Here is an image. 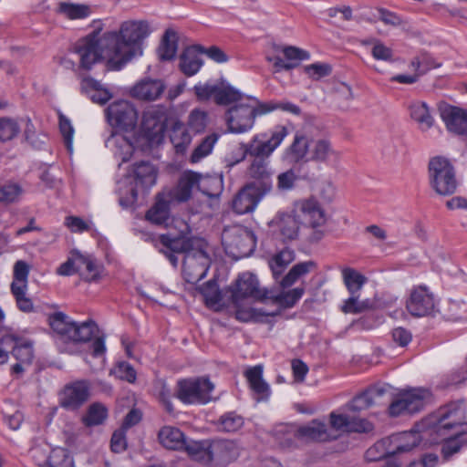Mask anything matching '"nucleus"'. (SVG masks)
Returning a JSON list of instances; mask_svg holds the SVG:
<instances>
[{
	"label": "nucleus",
	"instance_id": "nucleus-12",
	"mask_svg": "<svg viewBox=\"0 0 467 467\" xmlns=\"http://www.w3.org/2000/svg\"><path fill=\"white\" fill-rule=\"evenodd\" d=\"M90 383L88 380H76L66 384L58 394L59 405L67 410H77L89 399Z\"/></svg>",
	"mask_w": 467,
	"mask_h": 467
},
{
	"label": "nucleus",
	"instance_id": "nucleus-24",
	"mask_svg": "<svg viewBox=\"0 0 467 467\" xmlns=\"http://www.w3.org/2000/svg\"><path fill=\"white\" fill-rule=\"evenodd\" d=\"M166 109L162 106L149 108L143 112L141 126L149 136H157L166 129Z\"/></svg>",
	"mask_w": 467,
	"mask_h": 467
},
{
	"label": "nucleus",
	"instance_id": "nucleus-41",
	"mask_svg": "<svg viewBox=\"0 0 467 467\" xmlns=\"http://www.w3.org/2000/svg\"><path fill=\"white\" fill-rule=\"evenodd\" d=\"M241 149L244 155H249L255 158H265V160L273 153L266 140L259 139V135H255L247 143H242Z\"/></svg>",
	"mask_w": 467,
	"mask_h": 467
},
{
	"label": "nucleus",
	"instance_id": "nucleus-51",
	"mask_svg": "<svg viewBox=\"0 0 467 467\" xmlns=\"http://www.w3.org/2000/svg\"><path fill=\"white\" fill-rule=\"evenodd\" d=\"M243 417L234 411L224 413L216 422L217 429L224 432L237 431L243 427Z\"/></svg>",
	"mask_w": 467,
	"mask_h": 467
},
{
	"label": "nucleus",
	"instance_id": "nucleus-19",
	"mask_svg": "<svg viewBox=\"0 0 467 467\" xmlns=\"http://www.w3.org/2000/svg\"><path fill=\"white\" fill-rule=\"evenodd\" d=\"M247 174L254 180L248 185H254L263 194H269L273 190L272 171L269 161L265 158H255L247 169Z\"/></svg>",
	"mask_w": 467,
	"mask_h": 467
},
{
	"label": "nucleus",
	"instance_id": "nucleus-4",
	"mask_svg": "<svg viewBox=\"0 0 467 467\" xmlns=\"http://www.w3.org/2000/svg\"><path fill=\"white\" fill-rule=\"evenodd\" d=\"M229 292L235 308V317L243 322L252 320L256 315L254 309L243 306V301L249 298L263 300L267 297V291L259 287L256 276L251 273L240 275L234 284L229 287Z\"/></svg>",
	"mask_w": 467,
	"mask_h": 467
},
{
	"label": "nucleus",
	"instance_id": "nucleus-22",
	"mask_svg": "<svg viewBox=\"0 0 467 467\" xmlns=\"http://www.w3.org/2000/svg\"><path fill=\"white\" fill-rule=\"evenodd\" d=\"M265 195L254 185L247 184L234 197L232 202L233 210L238 214L251 213Z\"/></svg>",
	"mask_w": 467,
	"mask_h": 467
},
{
	"label": "nucleus",
	"instance_id": "nucleus-21",
	"mask_svg": "<svg viewBox=\"0 0 467 467\" xmlns=\"http://www.w3.org/2000/svg\"><path fill=\"white\" fill-rule=\"evenodd\" d=\"M388 389L383 386H374L364 392L354 397L347 405V410L358 412L368 410L371 406L382 404L383 398L387 394Z\"/></svg>",
	"mask_w": 467,
	"mask_h": 467
},
{
	"label": "nucleus",
	"instance_id": "nucleus-45",
	"mask_svg": "<svg viewBox=\"0 0 467 467\" xmlns=\"http://www.w3.org/2000/svg\"><path fill=\"white\" fill-rule=\"evenodd\" d=\"M15 342L10 348L13 356L21 363L30 364L34 358L33 344L29 340L14 336Z\"/></svg>",
	"mask_w": 467,
	"mask_h": 467
},
{
	"label": "nucleus",
	"instance_id": "nucleus-36",
	"mask_svg": "<svg viewBox=\"0 0 467 467\" xmlns=\"http://www.w3.org/2000/svg\"><path fill=\"white\" fill-rule=\"evenodd\" d=\"M310 159L315 161L326 162L330 158H338L339 154L333 149L327 139H318L312 144Z\"/></svg>",
	"mask_w": 467,
	"mask_h": 467
},
{
	"label": "nucleus",
	"instance_id": "nucleus-23",
	"mask_svg": "<svg viewBox=\"0 0 467 467\" xmlns=\"http://www.w3.org/2000/svg\"><path fill=\"white\" fill-rule=\"evenodd\" d=\"M441 118L449 131L456 134L467 133V111L449 104H441Z\"/></svg>",
	"mask_w": 467,
	"mask_h": 467
},
{
	"label": "nucleus",
	"instance_id": "nucleus-10",
	"mask_svg": "<svg viewBox=\"0 0 467 467\" xmlns=\"http://www.w3.org/2000/svg\"><path fill=\"white\" fill-rule=\"evenodd\" d=\"M193 89L198 100L207 101L213 99L219 106L236 105L244 100L243 94L225 81L217 84H198Z\"/></svg>",
	"mask_w": 467,
	"mask_h": 467
},
{
	"label": "nucleus",
	"instance_id": "nucleus-62",
	"mask_svg": "<svg viewBox=\"0 0 467 467\" xmlns=\"http://www.w3.org/2000/svg\"><path fill=\"white\" fill-rule=\"evenodd\" d=\"M28 274V265L25 261H17L14 265V280L11 284V289L15 288V285L23 288H27Z\"/></svg>",
	"mask_w": 467,
	"mask_h": 467
},
{
	"label": "nucleus",
	"instance_id": "nucleus-49",
	"mask_svg": "<svg viewBox=\"0 0 467 467\" xmlns=\"http://www.w3.org/2000/svg\"><path fill=\"white\" fill-rule=\"evenodd\" d=\"M83 88H90L89 97L93 102L103 105L111 99V93L107 88H102V85L93 78L84 79Z\"/></svg>",
	"mask_w": 467,
	"mask_h": 467
},
{
	"label": "nucleus",
	"instance_id": "nucleus-64",
	"mask_svg": "<svg viewBox=\"0 0 467 467\" xmlns=\"http://www.w3.org/2000/svg\"><path fill=\"white\" fill-rule=\"evenodd\" d=\"M276 189L281 192H289L294 189L297 181V175L290 169L277 175Z\"/></svg>",
	"mask_w": 467,
	"mask_h": 467
},
{
	"label": "nucleus",
	"instance_id": "nucleus-17",
	"mask_svg": "<svg viewBox=\"0 0 467 467\" xmlns=\"http://www.w3.org/2000/svg\"><path fill=\"white\" fill-rule=\"evenodd\" d=\"M166 88L162 79L147 77L136 82L131 87L130 94L138 100L151 102L160 99Z\"/></svg>",
	"mask_w": 467,
	"mask_h": 467
},
{
	"label": "nucleus",
	"instance_id": "nucleus-46",
	"mask_svg": "<svg viewBox=\"0 0 467 467\" xmlns=\"http://www.w3.org/2000/svg\"><path fill=\"white\" fill-rule=\"evenodd\" d=\"M98 330V326L93 320L82 323L75 322L74 330L69 342H88Z\"/></svg>",
	"mask_w": 467,
	"mask_h": 467
},
{
	"label": "nucleus",
	"instance_id": "nucleus-7",
	"mask_svg": "<svg viewBox=\"0 0 467 467\" xmlns=\"http://www.w3.org/2000/svg\"><path fill=\"white\" fill-rule=\"evenodd\" d=\"M429 179L433 190L441 195L452 194L457 188L455 171L450 161L436 156L429 162Z\"/></svg>",
	"mask_w": 467,
	"mask_h": 467
},
{
	"label": "nucleus",
	"instance_id": "nucleus-3",
	"mask_svg": "<svg viewBox=\"0 0 467 467\" xmlns=\"http://www.w3.org/2000/svg\"><path fill=\"white\" fill-rule=\"evenodd\" d=\"M73 50L79 57V66L83 69H91L102 59H107L112 69H121V67H118V57L113 46L106 41V32L99 36V32L94 31L78 40Z\"/></svg>",
	"mask_w": 467,
	"mask_h": 467
},
{
	"label": "nucleus",
	"instance_id": "nucleus-28",
	"mask_svg": "<svg viewBox=\"0 0 467 467\" xmlns=\"http://www.w3.org/2000/svg\"><path fill=\"white\" fill-rule=\"evenodd\" d=\"M201 50L200 45H193L186 47L181 54L179 67L185 76H194L202 67Z\"/></svg>",
	"mask_w": 467,
	"mask_h": 467
},
{
	"label": "nucleus",
	"instance_id": "nucleus-60",
	"mask_svg": "<svg viewBox=\"0 0 467 467\" xmlns=\"http://www.w3.org/2000/svg\"><path fill=\"white\" fill-rule=\"evenodd\" d=\"M462 436H454L449 435L448 438L441 439L436 443L443 442L441 448V453L444 459L448 460L454 453H457L464 441H462Z\"/></svg>",
	"mask_w": 467,
	"mask_h": 467
},
{
	"label": "nucleus",
	"instance_id": "nucleus-42",
	"mask_svg": "<svg viewBox=\"0 0 467 467\" xmlns=\"http://www.w3.org/2000/svg\"><path fill=\"white\" fill-rule=\"evenodd\" d=\"M199 291L207 306L216 310L222 306V293L216 281L209 280L199 288Z\"/></svg>",
	"mask_w": 467,
	"mask_h": 467
},
{
	"label": "nucleus",
	"instance_id": "nucleus-5",
	"mask_svg": "<svg viewBox=\"0 0 467 467\" xmlns=\"http://www.w3.org/2000/svg\"><path fill=\"white\" fill-rule=\"evenodd\" d=\"M271 111L273 108L264 106L256 99L246 98L227 110L226 123L230 132L244 133L253 128L256 117Z\"/></svg>",
	"mask_w": 467,
	"mask_h": 467
},
{
	"label": "nucleus",
	"instance_id": "nucleus-53",
	"mask_svg": "<svg viewBox=\"0 0 467 467\" xmlns=\"http://www.w3.org/2000/svg\"><path fill=\"white\" fill-rule=\"evenodd\" d=\"M146 218L156 224H168L169 204L164 200H158L156 203L147 212Z\"/></svg>",
	"mask_w": 467,
	"mask_h": 467
},
{
	"label": "nucleus",
	"instance_id": "nucleus-2",
	"mask_svg": "<svg viewBox=\"0 0 467 467\" xmlns=\"http://www.w3.org/2000/svg\"><path fill=\"white\" fill-rule=\"evenodd\" d=\"M426 425L430 428L431 442H437L449 435L463 436L467 433L466 414L462 401H453L441 407L431 415Z\"/></svg>",
	"mask_w": 467,
	"mask_h": 467
},
{
	"label": "nucleus",
	"instance_id": "nucleus-56",
	"mask_svg": "<svg viewBox=\"0 0 467 467\" xmlns=\"http://www.w3.org/2000/svg\"><path fill=\"white\" fill-rule=\"evenodd\" d=\"M47 467H74L73 457L65 448H54Z\"/></svg>",
	"mask_w": 467,
	"mask_h": 467
},
{
	"label": "nucleus",
	"instance_id": "nucleus-26",
	"mask_svg": "<svg viewBox=\"0 0 467 467\" xmlns=\"http://www.w3.org/2000/svg\"><path fill=\"white\" fill-rule=\"evenodd\" d=\"M336 439L330 433L325 421L312 420L308 423L299 426V440L306 442H326Z\"/></svg>",
	"mask_w": 467,
	"mask_h": 467
},
{
	"label": "nucleus",
	"instance_id": "nucleus-39",
	"mask_svg": "<svg viewBox=\"0 0 467 467\" xmlns=\"http://www.w3.org/2000/svg\"><path fill=\"white\" fill-rule=\"evenodd\" d=\"M21 132L19 119L10 116L0 117V142L6 143L12 141Z\"/></svg>",
	"mask_w": 467,
	"mask_h": 467
},
{
	"label": "nucleus",
	"instance_id": "nucleus-58",
	"mask_svg": "<svg viewBox=\"0 0 467 467\" xmlns=\"http://www.w3.org/2000/svg\"><path fill=\"white\" fill-rule=\"evenodd\" d=\"M27 288L16 286L11 289L18 309L24 313H32L35 311L33 301L26 296Z\"/></svg>",
	"mask_w": 467,
	"mask_h": 467
},
{
	"label": "nucleus",
	"instance_id": "nucleus-9",
	"mask_svg": "<svg viewBox=\"0 0 467 467\" xmlns=\"http://www.w3.org/2000/svg\"><path fill=\"white\" fill-rule=\"evenodd\" d=\"M213 389L205 377L182 379L177 383L176 397L185 404H205L212 400Z\"/></svg>",
	"mask_w": 467,
	"mask_h": 467
},
{
	"label": "nucleus",
	"instance_id": "nucleus-59",
	"mask_svg": "<svg viewBox=\"0 0 467 467\" xmlns=\"http://www.w3.org/2000/svg\"><path fill=\"white\" fill-rule=\"evenodd\" d=\"M308 149V140L302 134H296L295 136L294 141L289 148L293 160L296 161L303 160L306 156Z\"/></svg>",
	"mask_w": 467,
	"mask_h": 467
},
{
	"label": "nucleus",
	"instance_id": "nucleus-13",
	"mask_svg": "<svg viewBox=\"0 0 467 467\" xmlns=\"http://www.w3.org/2000/svg\"><path fill=\"white\" fill-rule=\"evenodd\" d=\"M435 297L426 285H418L411 289L406 300L407 311L415 317L430 316L435 309Z\"/></svg>",
	"mask_w": 467,
	"mask_h": 467
},
{
	"label": "nucleus",
	"instance_id": "nucleus-31",
	"mask_svg": "<svg viewBox=\"0 0 467 467\" xmlns=\"http://www.w3.org/2000/svg\"><path fill=\"white\" fill-rule=\"evenodd\" d=\"M48 322L58 340L69 342L71 334L74 330L75 322L70 321L68 317L62 312H57L48 317Z\"/></svg>",
	"mask_w": 467,
	"mask_h": 467
},
{
	"label": "nucleus",
	"instance_id": "nucleus-20",
	"mask_svg": "<svg viewBox=\"0 0 467 467\" xmlns=\"http://www.w3.org/2000/svg\"><path fill=\"white\" fill-rule=\"evenodd\" d=\"M295 212L303 217L306 223L313 229L323 226L327 216L320 203L314 198L297 201L294 203Z\"/></svg>",
	"mask_w": 467,
	"mask_h": 467
},
{
	"label": "nucleus",
	"instance_id": "nucleus-48",
	"mask_svg": "<svg viewBox=\"0 0 467 467\" xmlns=\"http://www.w3.org/2000/svg\"><path fill=\"white\" fill-rule=\"evenodd\" d=\"M197 188L208 197H217L222 192L223 182L218 177H202L200 174H198Z\"/></svg>",
	"mask_w": 467,
	"mask_h": 467
},
{
	"label": "nucleus",
	"instance_id": "nucleus-38",
	"mask_svg": "<svg viewBox=\"0 0 467 467\" xmlns=\"http://www.w3.org/2000/svg\"><path fill=\"white\" fill-rule=\"evenodd\" d=\"M23 187L16 182L6 181L0 183V203L9 205L20 202L24 194Z\"/></svg>",
	"mask_w": 467,
	"mask_h": 467
},
{
	"label": "nucleus",
	"instance_id": "nucleus-54",
	"mask_svg": "<svg viewBox=\"0 0 467 467\" xmlns=\"http://www.w3.org/2000/svg\"><path fill=\"white\" fill-rule=\"evenodd\" d=\"M52 451L53 449L48 443L40 441L34 444L29 451V454L37 466L47 467Z\"/></svg>",
	"mask_w": 467,
	"mask_h": 467
},
{
	"label": "nucleus",
	"instance_id": "nucleus-11",
	"mask_svg": "<svg viewBox=\"0 0 467 467\" xmlns=\"http://www.w3.org/2000/svg\"><path fill=\"white\" fill-rule=\"evenodd\" d=\"M106 116L112 127L122 130H132L138 121V112L134 105L127 100H118L106 109Z\"/></svg>",
	"mask_w": 467,
	"mask_h": 467
},
{
	"label": "nucleus",
	"instance_id": "nucleus-34",
	"mask_svg": "<svg viewBox=\"0 0 467 467\" xmlns=\"http://www.w3.org/2000/svg\"><path fill=\"white\" fill-rule=\"evenodd\" d=\"M273 436L284 448L292 447L299 440V427L293 424H278L273 429Z\"/></svg>",
	"mask_w": 467,
	"mask_h": 467
},
{
	"label": "nucleus",
	"instance_id": "nucleus-15",
	"mask_svg": "<svg viewBox=\"0 0 467 467\" xmlns=\"http://www.w3.org/2000/svg\"><path fill=\"white\" fill-rule=\"evenodd\" d=\"M132 176L135 187L130 190L131 200L125 201L120 198L119 204L123 207H128L130 202L137 200L139 189L141 191L148 190L156 183L157 171L149 161H140L133 165Z\"/></svg>",
	"mask_w": 467,
	"mask_h": 467
},
{
	"label": "nucleus",
	"instance_id": "nucleus-37",
	"mask_svg": "<svg viewBox=\"0 0 467 467\" xmlns=\"http://www.w3.org/2000/svg\"><path fill=\"white\" fill-rule=\"evenodd\" d=\"M295 260V252L289 248H284L276 253L269 261V266L273 276L277 280L284 273L286 266Z\"/></svg>",
	"mask_w": 467,
	"mask_h": 467
},
{
	"label": "nucleus",
	"instance_id": "nucleus-40",
	"mask_svg": "<svg viewBox=\"0 0 467 467\" xmlns=\"http://www.w3.org/2000/svg\"><path fill=\"white\" fill-rule=\"evenodd\" d=\"M57 12L70 20L84 19L91 14L90 6L85 4L60 2Z\"/></svg>",
	"mask_w": 467,
	"mask_h": 467
},
{
	"label": "nucleus",
	"instance_id": "nucleus-43",
	"mask_svg": "<svg viewBox=\"0 0 467 467\" xmlns=\"http://www.w3.org/2000/svg\"><path fill=\"white\" fill-rule=\"evenodd\" d=\"M178 48V36L173 29H167L159 47V57L161 60H171L175 57Z\"/></svg>",
	"mask_w": 467,
	"mask_h": 467
},
{
	"label": "nucleus",
	"instance_id": "nucleus-61",
	"mask_svg": "<svg viewBox=\"0 0 467 467\" xmlns=\"http://www.w3.org/2000/svg\"><path fill=\"white\" fill-rule=\"evenodd\" d=\"M208 123V115L205 111L193 109L191 111L188 119V126L190 130L195 133L204 131Z\"/></svg>",
	"mask_w": 467,
	"mask_h": 467
},
{
	"label": "nucleus",
	"instance_id": "nucleus-33",
	"mask_svg": "<svg viewBox=\"0 0 467 467\" xmlns=\"http://www.w3.org/2000/svg\"><path fill=\"white\" fill-rule=\"evenodd\" d=\"M182 450L197 462L210 463L213 460L211 446L207 441H187L185 439V445H183Z\"/></svg>",
	"mask_w": 467,
	"mask_h": 467
},
{
	"label": "nucleus",
	"instance_id": "nucleus-63",
	"mask_svg": "<svg viewBox=\"0 0 467 467\" xmlns=\"http://www.w3.org/2000/svg\"><path fill=\"white\" fill-rule=\"evenodd\" d=\"M305 289L303 287H296L287 292H283L275 296V300L281 306L289 308L296 305V303L304 295Z\"/></svg>",
	"mask_w": 467,
	"mask_h": 467
},
{
	"label": "nucleus",
	"instance_id": "nucleus-35",
	"mask_svg": "<svg viewBox=\"0 0 467 467\" xmlns=\"http://www.w3.org/2000/svg\"><path fill=\"white\" fill-rule=\"evenodd\" d=\"M316 268L317 264L311 260L296 264L282 278L280 285L284 288L289 287L294 285L299 278L316 270Z\"/></svg>",
	"mask_w": 467,
	"mask_h": 467
},
{
	"label": "nucleus",
	"instance_id": "nucleus-55",
	"mask_svg": "<svg viewBox=\"0 0 467 467\" xmlns=\"http://www.w3.org/2000/svg\"><path fill=\"white\" fill-rule=\"evenodd\" d=\"M171 141L177 153H183L192 141L188 130L182 126H175L171 134Z\"/></svg>",
	"mask_w": 467,
	"mask_h": 467
},
{
	"label": "nucleus",
	"instance_id": "nucleus-29",
	"mask_svg": "<svg viewBox=\"0 0 467 467\" xmlns=\"http://www.w3.org/2000/svg\"><path fill=\"white\" fill-rule=\"evenodd\" d=\"M105 145L107 148L113 150L115 155L120 157L122 162L129 161L134 151V147L130 140L117 131L111 132L106 139Z\"/></svg>",
	"mask_w": 467,
	"mask_h": 467
},
{
	"label": "nucleus",
	"instance_id": "nucleus-52",
	"mask_svg": "<svg viewBox=\"0 0 467 467\" xmlns=\"http://www.w3.org/2000/svg\"><path fill=\"white\" fill-rule=\"evenodd\" d=\"M371 303L368 299L359 300V295L350 294V296L346 299L340 306V310L344 314H360L371 308Z\"/></svg>",
	"mask_w": 467,
	"mask_h": 467
},
{
	"label": "nucleus",
	"instance_id": "nucleus-6",
	"mask_svg": "<svg viewBox=\"0 0 467 467\" xmlns=\"http://www.w3.org/2000/svg\"><path fill=\"white\" fill-rule=\"evenodd\" d=\"M222 244L228 254L238 259L254 252L256 239L252 231L240 225H234L223 229Z\"/></svg>",
	"mask_w": 467,
	"mask_h": 467
},
{
	"label": "nucleus",
	"instance_id": "nucleus-1",
	"mask_svg": "<svg viewBox=\"0 0 467 467\" xmlns=\"http://www.w3.org/2000/svg\"><path fill=\"white\" fill-rule=\"evenodd\" d=\"M151 32L144 20L123 22L119 31L106 32V41L113 46L118 57V67L121 68L133 57L142 55V42Z\"/></svg>",
	"mask_w": 467,
	"mask_h": 467
},
{
	"label": "nucleus",
	"instance_id": "nucleus-18",
	"mask_svg": "<svg viewBox=\"0 0 467 467\" xmlns=\"http://www.w3.org/2000/svg\"><path fill=\"white\" fill-rule=\"evenodd\" d=\"M421 439L422 437L420 431L411 430L383 438L379 441L377 447L380 448L387 444L389 450H391L393 456H395L410 451L420 444Z\"/></svg>",
	"mask_w": 467,
	"mask_h": 467
},
{
	"label": "nucleus",
	"instance_id": "nucleus-50",
	"mask_svg": "<svg viewBox=\"0 0 467 467\" xmlns=\"http://www.w3.org/2000/svg\"><path fill=\"white\" fill-rule=\"evenodd\" d=\"M218 139L219 135L216 133H212L202 139L201 143L194 149L193 152L192 153L190 157L191 162L197 163L202 159L208 156L212 152Z\"/></svg>",
	"mask_w": 467,
	"mask_h": 467
},
{
	"label": "nucleus",
	"instance_id": "nucleus-47",
	"mask_svg": "<svg viewBox=\"0 0 467 467\" xmlns=\"http://www.w3.org/2000/svg\"><path fill=\"white\" fill-rule=\"evenodd\" d=\"M344 284L349 294H357L366 284L367 278L354 268L346 267L342 270Z\"/></svg>",
	"mask_w": 467,
	"mask_h": 467
},
{
	"label": "nucleus",
	"instance_id": "nucleus-14",
	"mask_svg": "<svg viewBox=\"0 0 467 467\" xmlns=\"http://www.w3.org/2000/svg\"><path fill=\"white\" fill-rule=\"evenodd\" d=\"M211 264L206 252L194 249L184 255L182 273L186 282L195 284L205 277Z\"/></svg>",
	"mask_w": 467,
	"mask_h": 467
},
{
	"label": "nucleus",
	"instance_id": "nucleus-8",
	"mask_svg": "<svg viewBox=\"0 0 467 467\" xmlns=\"http://www.w3.org/2000/svg\"><path fill=\"white\" fill-rule=\"evenodd\" d=\"M431 399V392L423 388H411L399 392L389 405V414L399 417L420 411Z\"/></svg>",
	"mask_w": 467,
	"mask_h": 467
},
{
	"label": "nucleus",
	"instance_id": "nucleus-32",
	"mask_svg": "<svg viewBox=\"0 0 467 467\" xmlns=\"http://www.w3.org/2000/svg\"><path fill=\"white\" fill-rule=\"evenodd\" d=\"M160 443L169 450H182L185 445L184 434L176 427L164 426L158 433Z\"/></svg>",
	"mask_w": 467,
	"mask_h": 467
},
{
	"label": "nucleus",
	"instance_id": "nucleus-30",
	"mask_svg": "<svg viewBox=\"0 0 467 467\" xmlns=\"http://www.w3.org/2000/svg\"><path fill=\"white\" fill-rule=\"evenodd\" d=\"M198 173L184 172L179 179L176 187L171 192V198L178 202H186L191 196L193 188L197 187Z\"/></svg>",
	"mask_w": 467,
	"mask_h": 467
},
{
	"label": "nucleus",
	"instance_id": "nucleus-27",
	"mask_svg": "<svg viewBox=\"0 0 467 467\" xmlns=\"http://www.w3.org/2000/svg\"><path fill=\"white\" fill-rule=\"evenodd\" d=\"M244 376L257 402L267 400L270 396L269 385L263 379V366L256 365L245 370Z\"/></svg>",
	"mask_w": 467,
	"mask_h": 467
},
{
	"label": "nucleus",
	"instance_id": "nucleus-25",
	"mask_svg": "<svg viewBox=\"0 0 467 467\" xmlns=\"http://www.w3.org/2000/svg\"><path fill=\"white\" fill-rule=\"evenodd\" d=\"M155 245L159 248L160 252L167 253L168 250L173 253H184L192 252V240L190 236L180 235V234H161L155 239Z\"/></svg>",
	"mask_w": 467,
	"mask_h": 467
},
{
	"label": "nucleus",
	"instance_id": "nucleus-57",
	"mask_svg": "<svg viewBox=\"0 0 467 467\" xmlns=\"http://www.w3.org/2000/svg\"><path fill=\"white\" fill-rule=\"evenodd\" d=\"M107 409L100 403H93L89 406L83 421L87 426L101 424L107 418Z\"/></svg>",
	"mask_w": 467,
	"mask_h": 467
},
{
	"label": "nucleus",
	"instance_id": "nucleus-16",
	"mask_svg": "<svg viewBox=\"0 0 467 467\" xmlns=\"http://www.w3.org/2000/svg\"><path fill=\"white\" fill-rule=\"evenodd\" d=\"M299 215L293 207L290 213H279L272 221L275 234L284 243L294 241L299 234Z\"/></svg>",
	"mask_w": 467,
	"mask_h": 467
},
{
	"label": "nucleus",
	"instance_id": "nucleus-44",
	"mask_svg": "<svg viewBox=\"0 0 467 467\" xmlns=\"http://www.w3.org/2000/svg\"><path fill=\"white\" fill-rule=\"evenodd\" d=\"M410 117L418 123L422 130L430 129L433 124V119L430 109L424 102H415L410 107Z\"/></svg>",
	"mask_w": 467,
	"mask_h": 467
}]
</instances>
